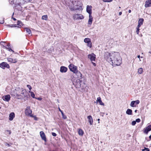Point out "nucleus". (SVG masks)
Instances as JSON below:
<instances>
[{"label":"nucleus","mask_w":151,"mask_h":151,"mask_svg":"<svg viewBox=\"0 0 151 151\" xmlns=\"http://www.w3.org/2000/svg\"><path fill=\"white\" fill-rule=\"evenodd\" d=\"M104 58L107 61L116 65H119L122 63V58L118 52H106L104 54Z\"/></svg>","instance_id":"obj_1"},{"label":"nucleus","mask_w":151,"mask_h":151,"mask_svg":"<svg viewBox=\"0 0 151 151\" xmlns=\"http://www.w3.org/2000/svg\"><path fill=\"white\" fill-rule=\"evenodd\" d=\"M12 95L16 97L18 99L25 98L27 96V92L25 89H15L12 91L11 93Z\"/></svg>","instance_id":"obj_2"},{"label":"nucleus","mask_w":151,"mask_h":151,"mask_svg":"<svg viewBox=\"0 0 151 151\" xmlns=\"http://www.w3.org/2000/svg\"><path fill=\"white\" fill-rule=\"evenodd\" d=\"M72 3L73 6H71L69 7V8L71 10H82V4H79L80 2L78 0H73L72 1Z\"/></svg>","instance_id":"obj_3"},{"label":"nucleus","mask_w":151,"mask_h":151,"mask_svg":"<svg viewBox=\"0 0 151 151\" xmlns=\"http://www.w3.org/2000/svg\"><path fill=\"white\" fill-rule=\"evenodd\" d=\"M71 80L76 88H79L81 87V81L80 80L77 78H74L73 76H72Z\"/></svg>","instance_id":"obj_4"},{"label":"nucleus","mask_w":151,"mask_h":151,"mask_svg":"<svg viewBox=\"0 0 151 151\" xmlns=\"http://www.w3.org/2000/svg\"><path fill=\"white\" fill-rule=\"evenodd\" d=\"M68 68L70 71L73 72L74 73H78L79 74L80 76L81 77L82 76L81 73L78 71L77 69V67L72 64H70L68 66Z\"/></svg>","instance_id":"obj_5"},{"label":"nucleus","mask_w":151,"mask_h":151,"mask_svg":"<svg viewBox=\"0 0 151 151\" xmlns=\"http://www.w3.org/2000/svg\"><path fill=\"white\" fill-rule=\"evenodd\" d=\"M73 18L74 20H78L83 19L84 17L81 14L75 13L73 15Z\"/></svg>","instance_id":"obj_6"},{"label":"nucleus","mask_w":151,"mask_h":151,"mask_svg":"<svg viewBox=\"0 0 151 151\" xmlns=\"http://www.w3.org/2000/svg\"><path fill=\"white\" fill-rule=\"evenodd\" d=\"M32 111L30 109V107L29 106H27L25 109L24 113L26 115L29 116H32Z\"/></svg>","instance_id":"obj_7"},{"label":"nucleus","mask_w":151,"mask_h":151,"mask_svg":"<svg viewBox=\"0 0 151 151\" xmlns=\"http://www.w3.org/2000/svg\"><path fill=\"white\" fill-rule=\"evenodd\" d=\"M88 58L91 61H94L96 58V55L94 53H92L88 55Z\"/></svg>","instance_id":"obj_8"},{"label":"nucleus","mask_w":151,"mask_h":151,"mask_svg":"<svg viewBox=\"0 0 151 151\" xmlns=\"http://www.w3.org/2000/svg\"><path fill=\"white\" fill-rule=\"evenodd\" d=\"M84 41L85 43L87 44V45L88 47L90 48L92 47V45L90 39L88 38H85L84 40Z\"/></svg>","instance_id":"obj_9"},{"label":"nucleus","mask_w":151,"mask_h":151,"mask_svg":"<svg viewBox=\"0 0 151 151\" xmlns=\"http://www.w3.org/2000/svg\"><path fill=\"white\" fill-rule=\"evenodd\" d=\"M0 67L3 69H5L6 68H9L10 66L7 63L3 62L0 64Z\"/></svg>","instance_id":"obj_10"},{"label":"nucleus","mask_w":151,"mask_h":151,"mask_svg":"<svg viewBox=\"0 0 151 151\" xmlns=\"http://www.w3.org/2000/svg\"><path fill=\"white\" fill-rule=\"evenodd\" d=\"M140 101L139 100L136 101H132L130 103V106L132 107H135L139 103Z\"/></svg>","instance_id":"obj_11"},{"label":"nucleus","mask_w":151,"mask_h":151,"mask_svg":"<svg viewBox=\"0 0 151 151\" xmlns=\"http://www.w3.org/2000/svg\"><path fill=\"white\" fill-rule=\"evenodd\" d=\"M7 59L8 62L12 63H15L17 61V60L16 58H8Z\"/></svg>","instance_id":"obj_12"},{"label":"nucleus","mask_w":151,"mask_h":151,"mask_svg":"<svg viewBox=\"0 0 151 151\" xmlns=\"http://www.w3.org/2000/svg\"><path fill=\"white\" fill-rule=\"evenodd\" d=\"M92 8L91 6L87 5L86 6V12L88 13L89 15H91Z\"/></svg>","instance_id":"obj_13"},{"label":"nucleus","mask_w":151,"mask_h":151,"mask_svg":"<svg viewBox=\"0 0 151 151\" xmlns=\"http://www.w3.org/2000/svg\"><path fill=\"white\" fill-rule=\"evenodd\" d=\"M40 135L42 139L44 140L45 141H46V137L43 131H41L40 132Z\"/></svg>","instance_id":"obj_14"},{"label":"nucleus","mask_w":151,"mask_h":151,"mask_svg":"<svg viewBox=\"0 0 151 151\" xmlns=\"http://www.w3.org/2000/svg\"><path fill=\"white\" fill-rule=\"evenodd\" d=\"M68 70V68L67 67L64 66H62L60 68V71L62 73H66Z\"/></svg>","instance_id":"obj_15"},{"label":"nucleus","mask_w":151,"mask_h":151,"mask_svg":"<svg viewBox=\"0 0 151 151\" xmlns=\"http://www.w3.org/2000/svg\"><path fill=\"white\" fill-rule=\"evenodd\" d=\"M3 100L6 101H9L10 99V96L9 95L4 96L2 97Z\"/></svg>","instance_id":"obj_16"},{"label":"nucleus","mask_w":151,"mask_h":151,"mask_svg":"<svg viewBox=\"0 0 151 151\" xmlns=\"http://www.w3.org/2000/svg\"><path fill=\"white\" fill-rule=\"evenodd\" d=\"M151 6V0H148L146 1L145 2V7L147 8Z\"/></svg>","instance_id":"obj_17"},{"label":"nucleus","mask_w":151,"mask_h":151,"mask_svg":"<svg viewBox=\"0 0 151 151\" xmlns=\"http://www.w3.org/2000/svg\"><path fill=\"white\" fill-rule=\"evenodd\" d=\"M93 21V17L91 15H89V19L88 22V24L91 26L92 24Z\"/></svg>","instance_id":"obj_18"},{"label":"nucleus","mask_w":151,"mask_h":151,"mask_svg":"<svg viewBox=\"0 0 151 151\" xmlns=\"http://www.w3.org/2000/svg\"><path fill=\"white\" fill-rule=\"evenodd\" d=\"M99 103L100 105L104 106V104L102 102L101 100V98L100 97H99L97 98V99L96 101V103Z\"/></svg>","instance_id":"obj_19"},{"label":"nucleus","mask_w":151,"mask_h":151,"mask_svg":"<svg viewBox=\"0 0 151 151\" xmlns=\"http://www.w3.org/2000/svg\"><path fill=\"white\" fill-rule=\"evenodd\" d=\"M15 117V114L14 112L11 113L9 116V119L10 121H12Z\"/></svg>","instance_id":"obj_20"},{"label":"nucleus","mask_w":151,"mask_h":151,"mask_svg":"<svg viewBox=\"0 0 151 151\" xmlns=\"http://www.w3.org/2000/svg\"><path fill=\"white\" fill-rule=\"evenodd\" d=\"M151 130V125L148 126L144 129V132L147 134L148 132Z\"/></svg>","instance_id":"obj_21"},{"label":"nucleus","mask_w":151,"mask_h":151,"mask_svg":"<svg viewBox=\"0 0 151 151\" xmlns=\"http://www.w3.org/2000/svg\"><path fill=\"white\" fill-rule=\"evenodd\" d=\"M87 118L88 120V122L90 123V125H92L93 122V120L91 116H87Z\"/></svg>","instance_id":"obj_22"},{"label":"nucleus","mask_w":151,"mask_h":151,"mask_svg":"<svg viewBox=\"0 0 151 151\" xmlns=\"http://www.w3.org/2000/svg\"><path fill=\"white\" fill-rule=\"evenodd\" d=\"M17 27L20 28L24 25V24L22 23L19 21H17V24H16Z\"/></svg>","instance_id":"obj_23"},{"label":"nucleus","mask_w":151,"mask_h":151,"mask_svg":"<svg viewBox=\"0 0 151 151\" xmlns=\"http://www.w3.org/2000/svg\"><path fill=\"white\" fill-rule=\"evenodd\" d=\"M78 134L80 136H82L84 134V132L83 130L81 129H78Z\"/></svg>","instance_id":"obj_24"},{"label":"nucleus","mask_w":151,"mask_h":151,"mask_svg":"<svg viewBox=\"0 0 151 151\" xmlns=\"http://www.w3.org/2000/svg\"><path fill=\"white\" fill-rule=\"evenodd\" d=\"M126 113L128 115H131L132 114V111L131 109H128L126 111Z\"/></svg>","instance_id":"obj_25"},{"label":"nucleus","mask_w":151,"mask_h":151,"mask_svg":"<svg viewBox=\"0 0 151 151\" xmlns=\"http://www.w3.org/2000/svg\"><path fill=\"white\" fill-rule=\"evenodd\" d=\"M24 28L26 29L27 32L29 34H31V31L27 27H24Z\"/></svg>","instance_id":"obj_26"},{"label":"nucleus","mask_w":151,"mask_h":151,"mask_svg":"<svg viewBox=\"0 0 151 151\" xmlns=\"http://www.w3.org/2000/svg\"><path fill=\"white\" fill-rule=\"evenodd\" d=\"M143 68H140L138 69V74H141L143 72Z\"/></svg>","instance_id":"obj_27"},{"label":"nucleus","mask_w":151,"mask_h":151,"mask_svg":"<svg viewBox=\"0 0 151 151\" xmlns=\"http://www.w3.org/2000/svg\"><path fill=\"white\" fill-rule=\"evenodd\" d=\"M143 21L144 19H143L141 18L139 19L138 22V24L142 25L143 24Z\"/></svg>","instance_id":"obj_28"},{"label":"nucleus","mask_w":151,"mask_h":151,"mask_svg":"<svg viewBox=\"0 0 151 151\" xmlns=\"http://www.w3.org/2000/svg\"><path fill=\"white\" fill-rule=\"evenodd\" d=\"M48 17L47 15H43L42 17V19L43 20H47Z\"/></svg>","instance_id":"obj_29"},{"label":"nucleus","mask_w":151,"mask_h":151,"mask_svg":"<svg viewBox=\"0 0 151 151\" xmlns=\"http://www.w3.org/2000/svg\"><path fill=\"white\" fill-rule=\"evenodd\" d=\"M6 26L8 27H17L16 24H11V25H7Z\"/></svg>","instance_id":"obj_30"},{"label":"nucleus","mask_w":151,"mask_h":151,"mask_svg":"<svg viewBox=\"0 0 151 151\" xmlns=\"http://www.w3.org/2000/svg\"><path fill=\"white\" fill-rule=\"evenodd\" d=\"M29 92L30 93L31 96L33 98H35V95L33 92L29 91Z\"/></svg>","instance_id":"obj_31"},{"label":"nucleus","mask_w":151,"mask_h":151,"mask_svg":"<svg viewBox=\"0 0 151 151\" xmlns=\"http://www.w3.org/2000/svg\"><path fill=\"white\" fill-rule=\"evenodd\" d=\"M31 117H33L34 118V119L35 120H37L38 119V118L35 116H33V115L32 114V116H30Z\"/></svg>","instance_id":"obj_32"},{"label":"nucleus","mask_w":151,"mask_h":151,"mask_svg":"<svg viewBox=\"0 0 151 151\" xmlns=\"http://www.w3.org/2000/svg\"><path fill=\"white\" fill-rule=\"evenodd\" d=\"M145 150H146V151H150V150L149 148L146 147H145L144 149H142V151H144Z\"/></svg>","instance_id":"obj_33"},{"label":"nucleus","mask_w":151,"mask_h":151,"mask_svg":"<svg viewBox=\"0 0 151 151\" xmlns=\"http://www.w3.org/2000/svg\"><path fill=\"white\" fill-rule=\"evenodd\" d=\"M136 124V122L135 121H133L132 122V126H134Z\"/></svg>","instance_id":"obj_34"},{"label":"nucleus","mask_w":151,"mask_h":151,"mask_svg":"<svg viewBox=\"0 0 151 151\" xmlns=\"http://www.w3.org/2000/svg\"><path fill=\"white\" fill-rule=\"evenodd\" d=\"M27 87L30 90H31L32 89V87L31 86H30V85H27Z\"/></svg>","instance_id":"obj_35"},{"label":"nucleus","mask_w":151,"mask_h":151,"mask_svg":"<svg viewBox=\"0 0 151 151\" xmlns=\"http://www.w3.org/2000/svg\"><path fill=\"white\" fill-rule=\"evenodd\" d=\"M136 29H137L136 33L137 35H138L139 34V30L140 29H139L137 28Z\"/></svg>","instance_id":"obj_36"},{"label":"nucleus","mask_w":151,"mask_h":151,"mask_svg":"<svg viewBox=\"0 0 151 151\" xmlns=\"http://www.w3.org/2000/svg\"><path fill=\"white\" fill-rule=\"evenodd\" d=\"M62 116L63 118L65 119H66L67 118L66 116L64 114H63V115H62Z\"/></svg>","instance_id":"obj_37"},{"label":"nucleus","mask_w":151,"mask_h":151,"mask_svg":"<svg viewBox=\"0 0 151 151\" xmlns=\"http://www.w3.org/2000/svg\"><path fill=\"white\" fill-rule=\"evenodd\" d=\"M135 121L136 122H140V119H136Z\"/></svg>","instance_id":"obj_38"},{"label":"nucleus","mask_w":151,"mask_h":151,"mask_svg":"<svg viewBox=\"0 0 151 151\" xmlns=\"http://www.w3.org/2000/svg\"><path fill=\"white\" fill-rule=\"evenodd\" d=\"M52 134L53 136H54V137H55L57 135L54 132H52Z\"/></svg>","instance_id":"obj_39"},{"label":"nucleus","mask_w":151,"mask_h":151,"mask_svg":"<svg viewBox=\"0 0 151 151\" xmlns=\"http://www.w3.org/2000/svg\"><path fill=\"white\" fill-rule=\"evenodd\" d=\"M142 25L140 24H138V25L137 27V28H138V29H139V27H140L141 26V25Z\"/></svg>","instance_id":"obj_40"},{"label":"nucleus","mask_w":151,"mask_h":151,"mask_svg":"<svg viewBox=\"0 0 151 151\" xmlns=\"http://www.w3.org/2000/svg\"><path fill=\"white\" fill-rule=\"evenodd\" d=\"M91 63H92L93 64V65L94 66H96V64L93 62V61H91Z\"/></svg>","instance_id":"obj_41"},{"label":"nucleus","mask_w":151,"mask_h":151,"mask_svg":"<svg viewBox=\"0 0 151 151\" xmlns=\"http://www.w3.org/2000/svg\"><path fill=\"white\" fill-rule=\"evenodd\" d=\"M35 99H37V100H40V101L42 99V98L40 97H39L37 98H35Z\"/></svg>","instance_id":"obj_42"},{"label":"nucleus","mask_w":151,"mask_h":151,"mask_svg":"<svg viewBox=\"0 0 151 151\" xmlns=\"http://www.w3.org/2000/svg\"><path fill=\"white\" fill-rule=\"evenodd\" d=\"M8 50L9 51H12L13 52H14V51L12 50L11 49V48H8Z\"/></svg>","instance_id":"obj_43"},{"label":"nucleus","mask_w":151,"mask_h":151,"mask_svg":"<svg viewBox=\"0 0 151 151\" xmlns=\"http://www.w3.org/2000/svg\"><path fill=\"white\" fill-rule=\"evenodd\" d=\"M137 57L139 58H140V56L139 55H138L137 56ZM143 58V57H141V58Z\"/></svg>","instance_id":"obj_44"},{"label":"nucleus","mask_w":151,"mask_h":151,"mask_svg":"<svg viewBox=\"0 0 151 151\" xmlns=\"http://www.w3.org/2000/svg\"><path fill=\"white\" fill-rule=\"evenodd\" d=\"M113 0H107V2H110L111 1H112Z\"/></svg>","instance_id":"obj_45"},{"label":"nucleus","mask_w":151,"mask_h":151,"mask_svg":"<svg viewBox=\"0 0 151 151\" xmlns=\"http://www.w3.org/2000/svg\"><path fill=\"white\" fill-rule=\"evenodd\" d=\"M102 1L104 2H107V0H102Z\"/></svg>","instance_id":"obj_46"},{"label":"nucleus","mask_w":151,"mask_h":151,"mask_svg":"<svg viewBox=\"0 0 151 151\" xmlns=\"http://www.w3.org/2000/svg\"><path fill=\"white\" fill-rule=\"evenodd\" d=\"M122 14V12H120L119 13V15H121Z\"/></svg>","instance_id":"obj_47"},{"label":"nucleus","mask_w":151,"mask_h":151,"mask_svg":"<svg viewBox=\"0 0 151 151\" xmlns=\"http://www.w3.org/2000/svg\"><path fill=\"white\" fill-rule=\"evenodd\" d=\"M100 114H101V115H102V116H103V115L104 114V113L102 112V113H101Z\"/></svg>","instance_id":"obj_48"},{"label":"nucleus","mask_w":151,"mask_h":151,"mask_svg":"<svg viewBox=\"0 0 151 151\" xmlns=\"http://www.w3.org/2000/svg\"><path fill=\"white\" fill-rule=\"evenodd\" d=\"M12 18L14 20V21H16V19L15 18H13L12 17Z\"/></svg>","instance_id":"obj_49"},{"label":"nucleus","mask_w":151,"mask_h":151,"mask_svg":"<svg viewBox=\"0 0 151 151\" xmlns=\"http://www.w3.org/2000/svg\"><path fill=\"white\" fill-rule=\"evenodd\" d=\"M128 12L129 13H130L131 12V10L130 9L129 10V11H128Z\"/></svg>","instance_id":"obj_50"},{"label":"nucleus","mask_w":151,"mask_h":151,"mask_svg":"<svg viewBox=\"0 0 151 151\" xmlns=\"http://www.w3.org/2000/svg\"><path fill=\"white\" fill-rule=\"evenodd\" d=\"M60 112L61 113L62 115H63L64 114H63V111H62Z\"/></svg>","instance_id":"obj_51"},{"label":"nucleus","mask_w":151,"mask_h":151,"mask_svg":"<svg viewBox=\"0 0 151 151\" xmlns=\"http://www.w3.org/2000/svg\"><path fill=\"white\" fill-rule=\"evenodd\" d=\"M60 112L61 113L62 115H63L64 114H63V111H62Z\"/></svg>","instance_id":"obj_52"},{"label":"nucleus","mask_w":151,"mask_h":151,"mask_svg":"<svg viewBox=\"0 0 151 151\" xmlns=\"http://www.w3.org/2000/svg\"><path fill=\"white\" fill-rule=\"evenodd\" d=\"M99 120H100V119H98V121H99V122H98V123H99Z\"/></svg>","instance_id":"obj_53"},{"label":"nucleus","mask_w":151,"mask_h":151,"mask_svg":"<svg viewBox=\"0 0 151 151\" xmlns=\"http://www.w3.org/2000/svg\"><path fill=\"white\" fill-rule=\"evenodd\" d=\"M58 109H59V111H60V112L62 110H61L60 109V108H58Z\"/></svg>","instance_id":"obj_54"},{"label":"nucleus","mask_w":151,"mask_h":151,"mask_svg":"<svg viewBox=\"0 0 151 151\" xmlns=\"http://www.w3.org/2000/svg\"><path fill=\"white\" fill-rule=\"evenodd\" d=\"M137 111V110H135L134 112H135L136 113Z\"/></svg>","instance_id":"obj_55"},{"label":"nucleus","mask_w":151,"mask_h":151,"mask_svg":"<svg viewBox=\"0 0 151 151\" xmlns=\"http://www.w3.org/2000/svg\"><path fill=\"white\" fill-rule=\"evenodd\" d=\"M149 138L151 139V135L149 136Z\"/></svg>","instance_id":"obj_56"},{"label":"nucleus","mask_w":151,"mask_h":151,"mask_svg":"<svg viewBox=\"0 0 151 151\" xmlns=\"http://www.w3.org/2000/svg\"><path fill=\"white\" fill-rule=\"evenodd\" d=\"M139 61H141V60L140 59V58H139Z\"/></svg>","instance_id":"obj_57"},{"label":"nucleus","mask_w":151,"mask_h":151,"mask_svg":"<svg viewBox=\"0 0 151 151\" xmlns=\"http://www.w3.org/2000/svg\"><path fill=\"white\" fill-rule=\"evenodd\" d=\"M6 144H7V145H8V146H9V145L8 144L6 143Z\"/></svg>","instance_id":"obj_58"},{"label":"nucleus","mask_w":151,"mask_h":151,"mask_svg":"<svg viewBox=\"0 0 151 151\" xmlns=\"http://www.w3.org/2000/svg\"><path fill=\"white\" fill-rule=\"evenodd\" d=\"M149 52L150 53H151V52Z\"/></svg>","instance_id":"obj_59"}]
</instances>
